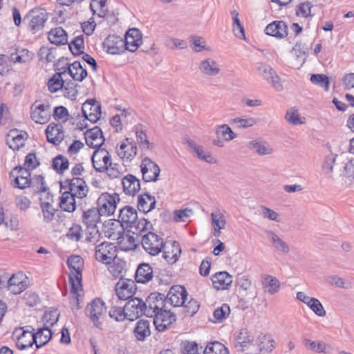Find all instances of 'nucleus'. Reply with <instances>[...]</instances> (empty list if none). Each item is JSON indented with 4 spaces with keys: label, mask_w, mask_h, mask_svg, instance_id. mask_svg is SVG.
Wrapping results in <instances>:
<instances>
[{
    "label": "nucleus",
    "mask_w": 354,
    "mask_h": 354,
    "mask_svg": "<svg viewBox=\"0 0 354 354\" xmlns=\"http://www.w3.org/2000/svg\"><path fill=\"white\" fill-rule=\"evenodd\" d=\"M67 264L71 270L69 282L71 285V292L77 295L78 290H81L82 287L83 259L80 256L72 255L68 257Z\"/></svg>",
    "instance_id": "nucleus-1"
},
{
    "label": "nucleus",
    "mask_w": 354,
    "mask_h": 354,
    "mask_svg": "<svg viewBox=\"0 0 354 354\" xmlns=\"http://www.w3.org/2000/svg\"><path fill=\"white\" fill-rule=\"evenodd\" d=\"M60 189L70 193L78 199L86 197L88 192V187L82 178L73 177L71 179H65L60 182Z\"/></svg>",
    "instance_id": "nucleus-2"
},
{
    "label": "nucleus",
    "mask_w": 354,
    "mask_h": 354,
    "mask_svg": "<svg viewBox=\"0 0 354 354\" xmlns=\"http://www.w3.org/2000/svg\"><path fill=\"white\" fill-rule=\"evenodd\" d=\"M106 308L105 303L100 298H95L88 303L85 308V313L89 317L94 326L102 330V323L100 321L106 315Z\"/></svg>",
    "instance_id": "nucleus-3"
},
{
    "label": "nucleus",
    "mask_w": 354,
    "mask_h": 354,
    "mask_svg": "<svg viewBox=\"0 0 354 354\" xmlns=\"http://www.w3.org/2000/svg\"><path fill=\"white\" fill-rule=\"evenodd\" d=\"M48 19V13L45 10L34 9L24 17V22L27 25L28 30L35 34L44 28Z\"/></svg>",
    "instance_id": "nucleus-4"
},
{
    "label": "nucleus",
    "mask_w": 354,
    "mask_h": 354,
    "mask_svg": "<svg viewBox=\"0 0 354 354\" xmlns=\"http://www.w3.org/2000/svg\"><path fill=\"white\" fill-rule=\"evenodd\" d=\"M141 245L144 250L151 256H156L164 248L163 238L152 232H148L142 235Z\"/></svg>",
    "instance_id": "nucleus-5"
},
{
    "label": "nucleus",
    "mask_w": 354,
    "mask_h": 354,
    "mask_svg": "<svg viewBox=\"0 0 354 354\" xmlns=\"http://www.w3.org/2000/svg\"><path fill=\"white\" fill-rule=\"evenodd\" d=\"M34 331L35 328L32 326H26L15 329L13 335L16 338V346L19 350H24L35 344Z\"/></svg>",
    "instance_id": "nucleus-6"
},
{
    "label": "nucleus",
    "mask_w": 354,
    "mask_h": 354,
    "mask_svg": "<svg viewBox=\"0 0 354 354\" xmlns=\"http://www.w3.org/2000/svg\"><path fill=\"white\" fill-rule=\"evenodd\" d=\"M258 74L267 81L277 91H282L283 86L280 77L275 71L268 64L263 62L256 64Z\"/></svg>",
    "instance_id": "nucleus-7"
},
{
    "label": "nucleus",
    "mask_w": 354,
    "mask_h": 354,
    "mask_svg": "<svg viewBox=\"0 0 354 354\" xmlns=\"http://www.w3.org/2000/svg\"><path fill=\"white\" fill-rule=\"evenodd\" d=\"M117 252L113 243L104 241L95 247V259L104 264L111 265L117 257Z\"/></svg>",
    "instance_id": "nucleus-8"
},
{
    "label": "nucleus",
    "mask_w": 354,
    "mask_h": 354,
    "mask_svg": "<svg viewBox=\"0 0 354 354\" xmlns=\"http://www.w3.org/2000/svg\"><path fill=\"white\" fill-rule=\"evenodd\" d=\"M168 301L165 295L159 292L151 293L145 300L146 316L153 317L158 312L167 308Z\"/></svg>",
    "instance_id": "nucleus-9"
},
{
    "label": "nucleus",
    "mask_w": 354,
    "mask_h": 354,
    "mask_svg": "<svg viewBox=\"0 0 354 354\" xmlns=\"http://www.w3.org/2000/svg\"><path fill=\"white\" fill-rule=\"evenodd\" d=\"M119 201L120 197L118 194L103 193L97 199V207L96 208L99 209L102 216L111 215L115 212L117 203Z\"/></svg>",
    "instance_id": "nucleus-10"
},
{
    "label": "nucleus",
    "mask_w": 354,
    "mask_h": 354,
    "mask_svg": "<svg viewBox=\"0 0 354 354\" xmlns=\"http://www.w3.org/2000/svg\"><path fill=\"white\" fill-rule=\"evenodd\" d=\"M51 117L50 104L35 101L30 106V118L36 123L46 124Z\"/></svg>",
    "instance_id": "nucleus-11"
},
{
    "label": "nucleus",
    "mask_w": 354,
    "mask_h": 354,
    "mask_svg": "<svg viewBox=\"0 0 354 354\" xmlns=\"http://www.w3.org/2000/svg\"><path fill=\"white\" fill-rule=\"evenodd\" d=\"M104 236L110 239L116 240L119 245L122 244L124 227L120 220H109L104 223Z\"/></svg>",
    "instance_id": "nucleus-12"
},
{
    "label": "nucleus",
    "mask_w": 354,
    "mask_h": 354,
    "mask_svg": "<svg viewBox=\"0 0 354 354\" xmlns=\"http://www.w3.org/2000/svg\"><path fill=\"white\" fill-rule=\"evenodd\" d=\"M145 301L138 297L131 298L125 306L126 316L127 319L134 321L142 315H146Z\"/></svg>",
    "instance_id": "nucleus-13"
},
{
    "label": "nucleus",
    "mask_w": 354,
    "mask_h": 354,
    "mask_svg": "<svg viewBox=\"0 0 354 354\" xmlns=\"http://www.w3.org/2000/svg\"><path fill=\"white\" fill-rule=\"evenodd\" d=\"M153 317L154 326L159 332L166 330L176 319V315L171 313L168 307L156 313Z\"/></svg>",
    "instance_id": "nucleus-14"
},
{
    "label": "nucleus",
    "mask_w": 354,
    "mask_h": 354,
    "mask_svg": "<svg viewBox=\"0 0 354 354\" xmlns=\"http://www.w3.org/2000/svg\"><path fill=\"white\" fill-rule=\"evenodd\" d=\"M142 179L145 182H155L158 180L160 169L159 166L149 158H145L140 165Z\"/></svg>",
    "instance_id": "nucleus-15"
},
{
    "label": "nucleus",
    "mask_w": 354,
    "mask_h": 354,
    "mask_svg": "<svg viewBox=\"0 0 354 354\" xmlns=\"http://www.w3.org/2000/svg\"><path fill=\"white\" fill-rule=\"evenodd\" d=\"M103 48L109 54L119 55L125 50L124 39L116 35H110L104 39Z\"/></svg>",
    "instance_id": "nucleus-16"
},
{
    "label": "nucleus",
    "mask_w": 354,
    "mask_h": 354,
    "mask_svg": "<svg viewBox=\"0 0 354 354\" xmlns=\"http://www.w3.org/2000/svg\"><path fill=\"white\" fill-rule=\"evenodd\" d=\"M136 285L131 279H120L115 286V292L121 300H127L136 293Z\"/></svg>",
    "instance_id": "nucleus-17"
},
{
    "label": "nucleus",
    "mask_w": 354,
    "mask_h": 354,
    "mask_svg": "<svg viewBox=\"0 0 354 354\" xmlns=\"http://www.w3.org/2000/svg\"><path fill=\"white\" fill-rule=\"evenodd\" d=\"M91 160L93 167L98 172L105 171L107 166L111 163V155L102 148H98L94 151Z\"/></svg>",
    "instance_id": "nucleus-18"
},
{
    "label": "nucleus",
    "mask_w": 354,
    "mask_h": 354,
    "mask_svg": "<svg viewBox=\"0 0 354 354\" xmlns=\"http://www.w3.org/2000/svg\"><path fill=\"white\" fill-rule=\"evenodd\" d=\"M84 117L92 123H95L101 116V106L95 100H86L82 107Z\"/></svg>",
    "instance_id": "nucleus-19"
},
{
    "label": "nucleus",
    "mask_w": 354,
    "mask_h": 354,
    "mask_svg": "<svg viewBox=\"0 0 354 354\" xmlns=\"http://www.w3.org/2000/svg\"><path fill=\"white\" fill-rule=\"evenodd\" d=\"M187 297L186 289L182 286L176 285L170 288L166 299L171 306L179 307L185 304Z\"/></svg>",
    "instance_id": "nucleus-20"
},
{
    "label": "nucleus",
    "mask_w": 354,
    "mask_h": 354,
    "mask_svg": "<svg viewBox=\"0 0 354 354\" xmlns=\"http://www.w3.org/2000/svg\"><path fill=\"white\" fill-rule=\"evenodd\" d=\"M28 287L27 277L23 272L13 274L7 279V288L15 295L20 294Z\"/></svg>",
    "instance_id": "nucleus-21"
},
{
    "label": "nucleus",
    "mask_w": 354,
    "mask_h": 354,
    "mask_svg": "<svg viewBox=\"0 0 354 354\" xmlns=\"http://www.w3.org/2000/svg\"><path fill=\"white\" fill-rule=\"evenodd\" d=\"M142 35L140 30L136 28H129L125 34L124 41L125 50L130 52H135L141 45Z\"/></svg>",
    "instance_id": "nucleus-22"
},
{
    "label": "nucleus",
    "mask_w": 354,
    "mask_h": 354,
    "mask_svg": "<svg viewBox=\"0 0 354 354\" xmlns=\"http://www.w3.org/2000/svg\"><path fill=\"white\" fill-rule=\"evenodd\" d=\"M84 136L86 145L91 148H100L105 141L102 129L97 126L87 130Z\"/></svg>",
    "instance_id": "nucleus-23"
},
{
    "label": "nucleus",
    "mask_w": 354,
    "mask_h": 354,
    "mask_svg": "<svg viewBox=\"0 0 354 354\" xmlns=\"http://www.w3.org/2000/svg\"><path fill=\"white\" fill-rule=\"evenodd\" d=\"M264 32L268 35L282 39L288 35V29L284 21H274L266 27Z\"/></svg>",
    "instance_id": "nucleus-24"
},
{
    "label": "nucleus",
    "mask_w": 354,
    "mask_h": 354,
    "mask_svg": "<svg viewBox=\"0 0 354 354\" xmlns=\"http://www.w3.org/2000/svg\"><path fill=\"white\" fill-rule=\"evenodd\" d=\"M235 347L238 351H244L254 340V337L247 328H241L235 333Z\"/></svg>",
    "instance_id": "nucleus-25"
},
{
    "label": "nucleus",
    "mask_w": 354,
    "mask_h": 354,
    "mask_svg": "<svg viewBox=\"0 0 354 354\" xmlns=\"http://www.w3.org/2000/svg\"><path fill=\"white\" fill-rule=\"evenodd\" d=\"M46 136L48 142L55 145H59L64 138L62 126L55 123L50 124L46 129Z\"/></svg>",
    "instance_id": "nucleus-26"
},
{
    "label": "nucleus",
    "mask_w": 354,
    "mask_h": 354,
    "mask_svg": "<svg viewBox=\"0 0 354 354\" xmlns=\"http://www.w3.org/2000/svg\"><path fill=\"white\" fill-rule=\"evenodd\" d=\"M261 285L265 292L273 295L281 288L279 280L272 275L264 274L261 275Z\"/></svg>",
    "instance_id": "nucleus-27"
},
{
    "label": "nucleus",
    "mask_w": 354,
    "mask_h": 354,
    "mask_svg": "<svg viewBox=\"0 0 354 354\" xmlns=\"http://www.w3.org/2000/svg\"><path fill=\"white\" fill-rule=\"evenodd\" d=\"M25 133L17 129H12L6 136V143L12 150H19L25 145Z\"/></svg>",
    "instance_id": "nucleus-28"
},
{
    "label": "nucleus",
    "mask_w": 354,
    "mask_h": 354,
    "mask_svg": "<svg viewBox=\"0 0 354 354\" xmlns=\"http://www.w3.org/2000/svg\"><path fill=\"white\" fill-rule=\"evenodd\" d=\"M211 280L216 290H226L232 283V277L227 272H218L212 276Z\"/></svg>",
    "instance_id": "nucleus-29"
},
{
    "label": "nucleus",
    "mask_w": 354,
    "mask_h": 354,
    "mask_svg": "<svg viewBox=\"0 0 354 354\" xmlns=\"http://www.w3.org/2000/svg\"><path fill=\"white\" fill-rule=\"evenodd\" d=\"M162 257L169 264L175 263L181 254V248L178 243L173 241L170 246L165 244Z\"/></svg>",
    "instance_id": "nucleus-30"
},
{
    "label": "nucleus",
    "mask_w": 354,
    "mask_h": 354,
    "mask_svg": "<svg viewBox=\"0 0 354 354\" xmlns=\"http://www.w3.org/2000/svg\"><path fill=\"white\" fill-rule=\"evenodd\" d=\"M102 214L96 207L90 208L83 212L82 223L86 226L87 229H93L100 222V216Z\"/></svg>",
    "instance_id": "nucleus-31"
},
{
    "label": "nucleus",
    "mask_w": 354,
    "mask_h": 354,
    "mask_svg": "<svg viewBox=\"0 0 354 354\" xmlns=\"http://www.w3.org/2000/svg\"><path fill=\"white\" fill-rule=\"evenodd\" d=\"M122 184L123 191L127 195L134 196L140 189V180L132 174L122 178Z\"/></svg>",
    "instance_id": "nucleus-32"
},
{
    "label": "nucleus",
    "mask_w": 354,
    "mask_h": 354,
    "mask_svg": "<svg viewBox=\"0 0 354 354\" xmlns=\"http://www.w3.org/2000/svg\"><path fill=\"white\" fill-rule=\"evenodd\" d=\"M156 201L154 196L148 193H144L138 196V209L147 214L155 208Z\"/></svg>",
    "instance_id": "nucleus-33"
},
{
    "label": "nucleus",
    "mask_w": 354,
    "mask_h": 354,
    "mask_svg": "<svg viewBox=\"0 0 354 354\" xmlns=\"http://www.w3.org/2000/svg\"><path fill=\"white\" fill-rule=\"evenodd\" d=\"M153 278V269L149 263H140L136 272L135 279L138 283H145Z\"/></svg>",
    "instance_id": "nucleus-34"
},
{
    "label": "nucleus",
    "mask_w": 354,
    "mask_h": 354,
    "mask_svg": "<svg viewBox=\"0 0 354 354\" xmlns=\"http://www.w3.org/2000/svg\"><path fill=\"white\" fill-rule=\"evenodd\" d=\"M120 221L126 227H129L138 218L136 209L131 206H125L120 210L119 214Z\"/></svg>",
    "instance_id": "nucleus-35"
},
{
    "label": "nucleus",
    "mask_w": 354,
    "mask_h": 354,
    "mask_svg": "<svg viewBox=\"0 0 354 354\" xmlns=\"http://www.w3.org/2000/svg\"><path fill=\"white\" fill-rule=\"evenodd\" d=\"M63 70H66V73L68 72L71 77L75 81L82 82L86 76L87 71L84 68L80 62L75 61L68 66L63 68Z\"/></svg>",
    "instance_id": "nucleus-36"
},
{
    "label": "nucleus",
    "mask_w": 354,
    "mask_h": 354,
    "mask_svg": "<svg viewBox=\"0 0 354 354\" xmlns=\"http://www.w3.org/2000/svg\"><path fill=\"white\" fill-rule=\"evenodd\" d=\"M199 70L203 74L207 76H215L221 71L218 63L212 58H207L201 62Z\"/></svg>",
    "instance_id": "nucleus-37"
},
{
    "label": "nucleus",
    "mask_w": 354,
    "mask_h": 354,
    "mask_svg": "<svg viewBox=\"0 0 354 354\" xmlns=\"http://www.w3.org/2000/svg\"><path fill=\"white\" fill-rule=\"evenodd\" d=\"M48 40L55 45H64L68 42L66 31L62 27L53 28L48 33Z\"/></svg>",
    "instance_id": "nucleus-38"
},
{
    "label": "nucleus",
    "mask_w": 354,
    "mask_h": 354,
    "mask_svg": "<svg viewBox=\"0 0 354 354\" xmlns=\"http://www.w3.org/2000/svg\"><path fill=\"white\" fill-rule=\"evenodd\" d=\"M35 337L36 348H39L46 344L52 337V331L48 326H44L37 330V332L34 331Z\"/></svg>",
    "instance_id": "nucleus-39"
},
{
    "label": "nucleus",
    "mask_w": 354,
    "mask_h": 354,
    "mask_svg": "<svg viewBox=\"0 0 354 354\" xmlns=\"http://www.w3.org/2000/svg\"><path fill=\"white\" fill-rule=\"evenodd\" d=\"M129 227L131 228V232L133 234L137 235H142L148 232H151V230L153 228V225L150 221L147 219L142 218L140 219H136L132 225H130Z\"/></svg>",
    "instance_id": "nucleus-40"
},
{
    "label": "nucleus",
    "mask_w": 354,
    "mask_h": 354,
    "mask_svg": "<svg viewBox=\"0 0 354 354\" xmlns=\"http://www.w3.org/2000/svg\"><path fill=\"white\" fill-rule=\"evenodd\" d=\"M126 142H123L120 145V148L117 152L120 158L123 160H130L137 153V147L132 143L129 142V138L126 139Z\"/></svg>",
    "instance_id": "nucleus-41"
},
{
    "label": "nucleus",
    "mask_w": 354,
    "mask_h": 354,
    "mask_svg": "<svg viewBox=\"0 0 354 354\" xmlns=\"http://www.w3.org/2000/svg\"><path fill=\"white\" fill-rule=\"evenodd\" d=\"M133 332L138 340L143 341L151 335L150 322L148 320L140 319L137 322Z\"/></svg>",
    "instance_id": "nucleus-42"
},
{
    "label": "nucleus",
    "mask_w": 354,
    "mask_h": 354,
    "mask_svg": "<svg viewBox=\"0 0 354 354\" xmlns=\"http://www.w3.org/2000/svg\"><path fill=\"white\" fill-rule=\"evenodd\" d=\"M268 238L272 243L273 247L279 252L283 253H288L290 251L288 244L283 241L277 234L272 230H267L266 232Z\"/></svg>",
    "instance_id": "nucleus-43"
},
{
    "label": "nucleus",
    "mask_w": 354,
    "mask_h": 354,
    "mask_svg": "<svg viewBox=\"0 0 354 354\" xmlns=\"http://www.w3.org/2000/svg\"><path fill=\"white\" fill-rule=\"evenodd\" d=\"M70 193L64 191L59 201V207L62 210L68 212H73L75 210V198Z\"/></svg>",
    "instance_id": "nucleus-44"
},
{
    "label": "nucleus",
    "mask_w": 354,
    "mask_h": 354,
    "mask_svg": "<svg viewBox=\"0 0 354 354\" xmlns=\"http://www.w3.org/2000/svg\"><path fill=\"white\" fill-rule=\"evenodd\" d=\"M248 147L259 156L270 155L273 152V149L269 145L261 140H252L248 143Z\"/></svg>",
    "instance_id": "nucleus-45"
},
{
    "label": "nucleus",
    "mask_w": 354,
    "mask_h": 354,
    "mask_svg": "<svg viewBox=\"0 0 354 354\" xmlns=\"http://www.w3.org/2000/svg\"><path fill=\"white\" fill-rule=\"evenodd\" d=\"M66 73V70L61 73H56L48 82V88L50 92L56 93L59 89H62L65 81L63 80L62 75Z\"/></svg>",
    "instance_id": "nucleus-46"
},
{
    "label": "nucleus",
    "mask_w": 354,
    "mask_h": 354,
    "mask_svg": "<svg viewBox=\"0 0 354 354\" xmlns=\"http://www.w3.org/2000/svg\"><path fill=\"white\" fill-rule=\"evenodd\" d=\"M90 8L93 15L104 17L108 13L107 0H91Z\"/></svg>",
    "instance_id": "nucleus-47"
},
{
    "label": "nucleus",
    "mask_w": 354,
    "mask_h": 354,
    "mask_svg": "<svg viewBox=\"0 0 354 354\" xmlns=\"http://www.w3.org/2000/svg\"><path fill=\"white\" fill-rule=\"evenodd\" d=\"M215 133L216 137L221 138L224 141H230L236 138V135L227 124L218 126Z\"/></svg>",
    "instance_id": "nucleus-48"
},
{
    "label": "nucleus",
    "mask_w": 354,
    "mask_h": 354,
    "mask_svg": "<svg viewBox=\"0 0 354 354\" xmlns=\"http://www.w3.org/2000/svg\"><path fill=\"white\" fill-rule=\"evenodd\" d=\"M68 46L71 53L74 55H82L84 53V36L82 35L75 37L73 40L68 44Z\"/></svg>",
    "instance_id": "nucleus-49"
},
{
    "label": "nucleus",
    "mask_w": 354,
    "mask_h": 354,
    "mask_svg": "<svg viewBox=\"0 0 354 354\" xmlns=\"http://www.w3.org/2000/svg\"><path fill=\"white\" fill-rule=\"evenodd\" d=\"M203 353L204 354H229L227 348L218 342L209 343Z\"/></svg>",
    "instance_id": "nucleus-50"
},
{
    "label": "nucleus",
    "mask_w": 354,
    "mask_h": 354,
    "mask_svg": "<svg viewBox=\"0 0 354 354\" xmlns=\"http://www.w3.org/2000/svg\"><path fill=\"white\" fill-rule=\"evenodd\" d=\"M10 58L15 63H26L32 59V53L27 49L22 48L11 53Z\"/></svg>",
    "instance_id": "nucleus-51"
},
{
    "label": "nucleus",
    "mask_w": 354,
    "mask_h": 354,
    "mask_svg": "<svg viewBox=\"0 0 354 354\" xmlns=\"http://www.w3.org/2000/svg\"><path fill=\"white\" fill-rule=\"evenodd\" d=\"M259 349L261 352H270L274 348V340L270 335H263L259 337Z\"/></svg>",
    "instance_id": "nucleus-52"
},
{
    "label": "nucleus",
    "mask_w": 354,
    "mask_h": 354,
    "mask_svg": "<svg viewBox=\"0 0 354 354\" xmlns=\"http://www.w3.org/2000/svg\"><path fill=\"white\" fill-rule=\"evenodd\" d=\"M56 51L55 48L41 47L38 53L40 60L45 61L46 63L54 62L56 57Z\"/></svg>",
    "instance_id": "nucleus-53"
},
{
    "label": "nucleus",
    "mask_w": 354,
    "mask_h": 354,
    "mask_svg": "<svg viewBox=\"0 0 354 354\" xmlns=\"http://www.w3.org/2000/svg\"><path fill=\"white\" fill-rule=\"evenodd\" d=\"M59 313L56 308H50L46 310L43 316L44 326H53L59 319Z\"/></svg>",
    "instance_id": "nucleus-54"
},
{
    "label": "nucleus",
    "mask_w": 354,
    "mask_h": 354,
    "mask_svg": "<svg viewBox=\"0 0 354 354\" xmlns=\"http://www.w3.org/2000/svg\"><path fill=\"white\" fill-rule=\"evenodd\" d=\"M40 207L44 216V221L46 223L52 221L55 212L53 205L49 202H41Z\"/></svg>",
    "instance_id": "nucleus-55"
},
{
    "label": "nucleus",
    "mask_w": 354,
    "mask_h": 354,
    "mask_svg": "<svg viewBox=\"0 0 354 354\" xmlns=\"http://www.w3.org/2000/svg\"><path fill=\"white\" fill-rule=\"evenodd\" d=\"M68 160L62 155H58L53 160V167L58 173L62 174L68 168Z\"/></svg>",
    "instance_id": "nucleus-56"
},
{
    "label": "nucleus",
    "mask_w": 354,
    "mask_h": 354,
    "mask_svg": "<svg viewBox=\"0 0 354 354\" xmlns=\"http://www.w3.org/2000/svg\"><path fill=\"white\" fill-rule=\"evenodd\" d=\"M310 82L317 86L322 87L326 91L329 89V78L324 74H313L310 77Z\"/></svg>",
    "instance_id": "nucleus-57"
},
{
    "label": "nucleus",
    "mask_w": 354,
    "mask_h": 354,
    "mask_svg": "<svg viewBox=\"0 0 354 354\" xmlns=\"http://www.w3.org/2000/svg\"><path fill=\"white\" fill-rule=\"evenodd\" d=\"M62 90L64 91V95L71 100L75 99L78 94L77 84L72 81H65Z\"/></svg>",
    "instance_id": "nucleus-58"
},
{
    "label": "nucleus",
    "mask_w": 354,
    "mask_h": 354,
    "mask_svg": "<svg viewBox=\"0 0 354 354\" xmlns=\"http://www.w3.org/2000/svg\"><path fill=\"white\" fill-rule=\"evenodd\" d=\"M211 217L214 227H217L218 229H224L225 227V217L219 209L213 212L211 214Z\"/></svg>",
    "instance_id": "nucleus-59"
},
{
    "label": "nucleus",
    "mask_w": 354,
    "mask_h": 354,
    "mask_svg": "<svg viewBox=\"0 0 354 354\" xmlns=\"http://www.w3.org/2000/svg\"><path fill=\"white\" fill-rule=\"evenodd\" d=\"M304 344L309 349L317 352L318 353H322L326 352V344L322 341L315 342L312 341L309 339H304Z\"/></svg>",
    "instance_id": "nucleus-60"
},
{
    "label": "nucleus",
    "mask_w": 354,
    "mask_h": 354,
    "mask_svg": "<svg viewBox=\"0 0 354 354\" xmlns=\"http://www.w3.org/2000/svg\"><path fill=\"white\" fill-rule=\"evenodd\" d=\"M193 214V209L189 207L176 209L174 211V220L176 222H185Z\"/></svg>",
    "instance_id": "nucleus-61"
},
{
    "label": "nucleus",
    "mask_w": 354,
    "mask_h": 354,
    "mask_svg": "<svg viewBox=\"0 0 354 354\" xmlns=\"http://www.w3.org/2000/svg\"><path fill=\"white\" fill-rule=\"evenodd\" d=\"M83 236V230L80 225L73 224L68 230L66 236L68 239L79 241Z\"/></svg>",
    "instance_id": "nucleus-62"
},
{
    "label": "nucleus",
    "mask_w": 354,
    "mask_h": 354,
    "mask_svg": "<svg viewBox=\"0 0 354 354\" xmlns=\"http://www.w3.org/2000/svg\"><path fill=\"white\" fill-rule=\"evenodd\" d=\"M126 310H124V307H116L113 306L112 307L109 312V317L114 319L116 322H122L124 321L125 319H127V316H126Z\"/></svg>",
    "instance_id": "nucleus-63"
},
{
    "label": "nucleus",
    "mask_w": 354,
    "mask_h": 354,
    "mask_svg": "<svg viewBox=\"0 0 354 354\" xmlns=\"http://www.w3.org/2000/svg\"><path fill=\"white\" fill-rule=\"evenodd\" d=\"M232 122L236 125L238 128H248L254 126L257 121L254 118H236L232 120Z\"/></svg>",
    "instance_id": "nucleus-64"
}]
</instances>
